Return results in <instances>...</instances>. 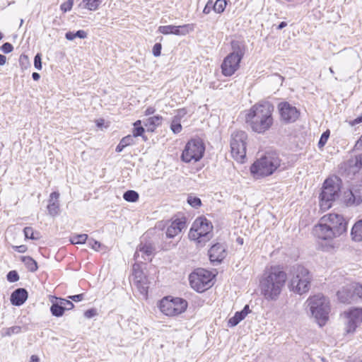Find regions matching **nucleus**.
I'll return each mask as SVG.
<instances>
[{"label": "nucleus", "mask_w": 362, "mask_h": 362, "mask_svg": "<svg viewBox=\"0 0 362 362\" xmlns=\"http://www.w3.org/2000/svg\"><path fill=\"white\" fill-rule=\"evenodd\" d=\"M245 121L252 130L258 134L269 130L272 125V103L269 100L254 105L246 114Z\"/></svg>", "instance_id": "obj_1"}, {"label": "nucleus", "mask_w": 362, "mask_h": 362, "mask_svg": "<svg viewBox=\"0 0 362 362\" xmlns=\"http://www.w3.org/2000/svg\"><path fill=\"white\" fill-rule=\"evenodd\" d=\"M213 237V225L204 216L194 221L189 232V238L199 247L205 245Z\"/></svg>", "instance_id": "obj_2"}, {"label": "nucleus", "mask_w": 362, "mask_h": 362, "mask_svg": "<svg viewBox=\"0 0 362 362\" xmlns=\"http://www.w3.org/2000/svg\"><path fill=\"white\" fill-rule=\"evenodd\" d=\"M309 307L312 316L315 319L317 323L324 326L329 319L330 312L329 300L321 294L310 297L305 302Z\"/></svg>", "instance_id": "obj_3"}, {"label": "nucleus", "mask_w": 362, "mask_h": 362, "mask_svg": "<svg viewBox=\"0 0 362 362\" xmlns=\"http://www.w3.org/2000/svg\"><path fill=\"white\" fill-rule=\"evenodd\" d=\"M340 189L339 180L337 177L327 178L320 194V206L322 211H326L332 206V202L339 196Z\"/></svg>", "instance_id": "obj_4"}, {"label": "nucleus", "mask_w": 362, "mask_h": 362, "mask_svg": "<svg viewBox=\"0 0 362 362\" xmlns=\"http://www.w3.org/2000/svg\"><path fill=\"white\" fill-rule=\"evenodd\" d=\"M311 279L309 271L304 267L298 265L294 268L290 282V288L299 295L305 293L310 289Z\"/></svg>", "instance_id": "obj_5"}, {"label": "nucleus", "mask_w": 362, "mask_h": 362, "mask_svg": "<svg viewBox=\"0 0 362 362\" xmlns=\"http://www.w3.org/2000/svg\"><path fill=\"white\" fill-rule=\"evenodd\" d=\"M233 52L223 60L221 64L222 73L226 76H232L239 68V64L244 55L243 47L238 42H232Z\"/></svg>", "instance_id": "obj_6"}, {"label": "nucleus", "mask_w": 362, "mask_h": 362, "mask_svg": "<svg viewBox=\"0 0 362 362\" xmlns=\"http://www.w3.org/2000/svg\"><path fill=\"white\" fill-rule=\"evenodd\" d=\"M187 302L180 298L166 296L158 303L160 311L168 317H174L184 313L187 308Z\"/></svg>", "instance_id": "obj_7"}, {"label": "nucleus", "mask_w": 362, "mask_h": 362, "mask_svg": "<svg viewBox=\"0 0 362 362\" xmlns=\"http://www.w3.org/2000/svg\"><path fill=\"white\" fill-rule=\"evenodd\" d=\"M247 135L243 131H236L231 134L230 153L239 163H244L246 156Z\"/></svg>", "instance_id": "obj_8"}, {"label": "nucleus", "mask_w": 362, "mask_h": 362, "mask_svg": "<svg viewBox=\"0 0 362 362\" xmlns=\"http://www.w3.org/2000/svg\"><path fill=\"white\" fill-rule=\"evenodd\" d=\"M214 275L204 269H197L189 276L191 287L197 292H203L210 288Z\"/></svg>", "instance_id": "obj_9"}, {"label": "nucleus", "mask_w": 362, "mask_h": 362, "mask_svg": "<svg viewBox=\"0 0 362 362\" xmlns=\"http://www.w3.org/2000/svg\"><path fill=\"white\" fill-rule=\"evenodd\" d=\"M205 146L199 139L189 141L182 153V160L185 163L197 162L204 156Z\"/></svg>", "instance_id": "obj_10"}, {"label": "nucleus", "mask_w": 362, "mask_h": 362, "mask_svg": "<svg viewBox=\"0 0 362 362\" xmlns=\"http://www.w3.org/2000/svg\"><path fill=\"white\" fill-rule=\"evenodd\" d=\"M250 173L255 179H260L272 174V154L268 152L260 156L250 167Z\"/></svg>", "instance_id": "obj_11"}, {"label": "nucleus", "mask_w": 362, "mask_h": 362, "mask_svg": "<svg viewBox=\"0 0 362 362\" xmlns=\"http://www.w3.org/2000/svg\"><path fill=\"white\" fill-rule=\"evenodd\" d=\"M314 235L319 239L323 241H326L325 244H322V247L324 250H329L334 248L332 243V239L338 237L335 233L330 228V226L325 222L322 221V218L320 219L319 223L315 226L313 228Z\"/></svg>", "instance_id": "obj_12"}, {"label": "nucleus", "mask_w": 362, "mask_h": 362, "mask_svg": "<svg viewBox=\"0 0 362 362\" xmlns=\"http://www.w3.org/2000/svg\"><path fill=\"white\" fill-rule=\"evenodd\" d=\"M322 221L325 222L330 228L339 237L346 230V222L341 215L337 214H329L323 216Z\"/></svg>", "instance_id": "obj_13"}, {"label": "nucleus", "mask_w": 362, "mask_h": 362, "mask_svg": "<svg viewBox=\"0 0 362 362\" xmlns=\"http://www.w3.org/2000/svg\"><path fill=\"white\" fill-rule=\"evenodd\" d=\"M346 319L345 331L347 334L354 333L362 322V308H354L344 312Z\"/></svg>", "instance_id": "obj_14"}, {"label": "nucleus", "mask_w": 362, "mask_h": 362, "mask_svg": "<svg viewBox=\"0 0 362 362\" xmlns=\"http://www.w3.org/2000/svg\"><path fill=\"white\" fill-rule=\"evenodd\" d=\"M132 269V281L134 285L141 294L146 295L149 282L141 269V265L139 263H136L133 265Z\"/></svg>", "instance_id": "obj_15"}, {"label": "nucleus", "mask_w": 362, "mask_h": 362, "mask_svg": "<svg viewBox=\"0 0 362 362\" xmlns=\"http://www.w3.org/2000/svg\"><path fill=\"white\" fill-rule=\"evenodd\" d=\"M278 110L281 119L285 123H293L296 122L300 115V112L297 108L287 102H283L279 104Z\"/></svg>", "instance_id": "obj_16"}, {"label": "nucleus", "mask_w": 362, "mask_h": 362, "mask_svg": "<svg viewBox=\"0 0 362 362\" xmlns=\"http://www.w3.org/2000/svg\"><path fill=\"white\" fill-rule=\"evenodd\" d=\"M287 281V274L282 267H273V297L281 293Z\"/></svg>", "instance_id": "obj_17"}, {"label": "nucleus", "mask_w": 362, "mask_h": 362, "mask_svg": "<svg viewBox=\"0 0 362 362\" xmlns=\"http://www.w3.org/2000/svg\"><path fill=\"white\" fill-rule=\"evenodd\" d=\"M154 251L155 247L151 243H141L135 252L134 259L138 263L143 261H151Z\"/></svg>", "instance_id": "obj_18"}, {"label": "nucleus", "mask_w": 362, "mask_h": 362, "mask_svg": "<svg viewBox=\"0 0 362 362\" xmlns=\"http://www.w3.org/2000/svg\"><path fill=\"white\" fill-rule=\"evenodd\" d=\"M337 297L339 300L343 303H350L355 300L353 283L346 284L338 291Z\"/></svg>", "instance_id": "obj_19"}, {"label": "nucleus", "mask_w": 362, "mask_h": 362, "mask_svg": "<svg viewBox=\"0 0 362 362\" xmlns=\"http://www.w3.org/2000/svg\"><path fill=\"white\" fill-rule=\"evenodd\" d=\"M226 248L221 243L214 244L209 250V259L213 262L220 263L226 257Z\"/></svg>", "instance_id": "obj_20"}, {"label": "nucleus", "mask_w": 362, "mask_h": 362, "mask_svg": "<svg viewBox=\"0 0 362 362\" xmlns=\"http://www.w3.org/2000/svg\"><path fill=\"white\" fill-rule=\"evenodd\" d=\"M272 271L267 270L261 277L259 286L261 292L266 298H272Z\"/></svg>", "instance_id": "obj_21"}, {"label": "nucleus", "mask_w": 362, "mask_h": 362, "mask_svg": "<svg viewBox=\"0 0 362 362\" xmlns=\"http://www.w3.org/2000/svg\"><path fill=\"white\" fill-rule=\"evenodd\" d=\"M186 227L185 221L182 219H175L172 221L166 230V235L168 238H174L177 235Z\"/></svg>", "instance_id": "obj_22"}, {"label": "nucleus", "mask_w": 362, "mask_h": 362, "mask_svg": "<svg viewBox=\"0 0 362 362\" xmlns=\"http://www.w3.org/2000/svg\"><path fill=\"white\" fill-rule=\"evenodd\" d=\"M28 298V292L24 288H18L11 296V302L13 305L20 306L23 305Z\"/></svg>", "instance_id": "obj_23"}, {"label": "nucleus", "mask_w": 362, "mask_h": 362, "mask_svg": "<svg viewBox=\"0 0 362 362\" xmlns=\"http://www.w3.org/2000/svg\"><path fill=\"white\" fill-rule=\"evenodd\" d=\"M351 236L355 242L362 241V219L354 223L351 228Z\"/></svg>", "instance_id": "obj_24"}, {"label": "nucleus", "mask_w": 362, "mask_h": 362, "mask_svg": "<svg viewBox=\"0 0 362 362\" xmlns=\"http://www.w3.org/2000/svg\"><path fill=\"white\" fill-rule=\"evenodd\" d=\"M350 194L353 198L351 202L353 204H359L362 203V185H354L350 189Z\"/></svg>", "instance_id": "obj_25"}, {"label": "nucleus", "mask_w": 362, "mask_h": 362, "mask_svg": "<svg viewBox=\"0 0 362 362\" xmlns=\"http://www.w3.org/2000/svg\"><path fill=\"white\" fill-rule=\"evenodd\" d=\"M162 120L161 116L156 115L147 119L144 124L147 127L148 131L153 132L157 127L161 124Z\"/></svg>", "instance_id": "obj_26"}, {"label": "nucleus", "mask_w": 362, "mask_h": 362, "mask_svg": "<svg viewBox=\"0 0 362 362\" xmlns=\"http://www.w3.org/2000/svg\"><path fill=\"white\" fill-rule=\"evenodd\" d=\"M194 30V25L192 24H186L183 25H174L173 35H186Z\"/></svg>", "instance_id": "obj_27"}, {"label": "nucleus", "mask_w": 362, "mask_h": 362, "mask_svg": "<svg viewBox=\"0 0 362 362\" xmlns=\"http://www.w3.org/2000/svg\"><path fill=\"white\" fill-rule=\"evenodd\" d=\"M102 0H83L80 6L89 11H95L98 8Z\"/></svg>", "instance_id": "obj_28"}, {"label": "nucleus", "mask_w": 362, "mask_h": 362, "mask_svg": "<svg viewBox=\"0 0 362 362\" xmlns=\"http://www.w3.org/2000/svg\"><path fill=\"white\" fill-rule=\"evenodd\" d=\"M349 163V166L351 168V170L354 173H356L361 168H362V153L351 159Z\"/></svg>", "instance_id": "obj_29"}, {"label": "nucleus", "mask_w": 362, "mask_h": 362, "mask_svg": "<svg viewBox=\"0 0 362 362\" xmlns=\"http://www.w3.org/2000/svg\"><path fill=\"white\" fill-rule=\"evenodd\" d=\"M349 163V166L351 168V170L354 173H356L361 168H362V153L351 159Z\"/></svg>", "instance_id": "obj_30"}, {"label": "nucleus", "mask_w": 362, "mask_h": 362, "mask_svg": "<svg viewBox=\"0 0 362 362\" xmlns=\"http://www.w3.org/2000/svg\"><path fill=\"white\" fill-rule=\"evenodd\" d=\"M65 37L68 40H74L76 37L85 39L87 37V33L83 30H79L76 33L67 32Z\"/></svg>", "instance_id": "obj_31"}, {"label": "nucleus", "mask_w": 362, "mask_h": 362, "mask_svg": "<svg viewBox=\"0 0 362 362\" xmlns=\"http://www.w3.org/2000/svg\"><path fill=\"white\" fill-rule=\"evenodd\" d=\"M22 260L29 271L33 272L37 269V262L30 257H23Z\"/></svg>", "instance_id": "obj_32"}, {"label": "nucleus", "mask_w": 362, "mask_h": 362, "mask_svg": "<svg viewBox=\"0 0 362 362\" xmlns=\"http://www.w3.org/2000/svg\"><path fill=\"white\" fill-rule=\"evenodd\" d=\"M23 232L26 239L39 240L40 238V233L35 232L31 227H25L23 230Z\"/></svg>", "instance_id": "obj_33"}, {"label": "nucleus", "mask_w": 362, "mask_h": 362, "mask_svg": "<svg viewBox=\"0 0 362 362\" xmlns=\"http://www.w3.org/2000/svg\"><path fill=\"white\" fill-rule=\"evenodd\" d=\"M123 198L127 202H135L139 199V194L134 190H128L124 194Z\"/></svg>", "instance_id": "obj_34"}, {"label": "nucleus", "mask_w": 362, "mask_h": 362, "mask_svg": "<svg viewBox=\"0 0 362 362\" xmlns=\"http://www.w3.org/2000/svg\"><path fill=\"white\" fill-rule=\"evenodd\" d=\"M226 4V0H216L213 5V10L217 13H221L224 11Z\"/></svg>", "instance_id": "obj_35"}, {"label": "nucleus", "mask_w": 362, "mask_h": 362, "mask_svg": "<svg viewBox=\"0 0 362 362\" xmlns=\"http://www.w3.org/2000/svg\"><path fill=\"white\" fill-rule=\"evenodd\" d=\"M51 313L56 317H61L63 315L64 310L59 302L53 303L50 308Z\"/></svg>", "instance_id": "obj_36"}, {"label": "nucleus", "mask_w": 362, "mask_h": 362, "mask_svg": "<svg viewBox=\"0 0 362 362\" xmlns=\"http://www.w3.org/2000/svg\"><path fill=\"white\" fill-rule=\"evenodd\" d=\"M47 209L49 214L55 216L59 214V206L57 202H49L47 206Z\"/></svg>", "instance_id": "obj_37"}, {"label": "nucleus", "mask_w": 362, "mask_h": 362, "mask_svg": "<svg viewBox=\"0 0 362 362\" xmlns=\"http://www.w3.org/2000/svg\"><path fill=\"white\" fill-rule=\"evenodd\" d=\"M88 240V235L86 234H80V235H74L71 238V243L72 244H83Z\"/></svg>", "instance_id": "obj_38"}, {"label": "nucleus", "mask_w": 362, "mask_h": 362, "mask_svg": "<svg viewBox=\"0 0 362 362\" xmlns=\"http://www.w3.org/2000/svg\"><path fill=\"white\" fill-rule=\"evenodd\" d=\"M244 318L245 317L240 312H236L235 315L229 319L228 324L230 327H234Z\"/></svg>", "instance_id": "obj_39"}, {"label": "nucleus", "mask_w": 362, "mask_h": 362, "mask_svg": "<svg viewBox=\"0 0 362 362\" xmlns=\"http://www.w3.org/2000/svg\"><path fill=\"white\" fill-rule=\"evenodd\" d=\"M173 25L159 26L158 32L163 35H173Z\"/></svg>", "instance_id": "obj_40"}, {"label": "nucleus", "mask_w": 362, "mask_h": 362, "mask_svg": "<svg viewBox=\"0 0 362 362\" xmlns=\"http://www.w3.org/2000/svg\"><path fill=\"white\" fill-rule=\"evenodd\" d=\"M354 293H355V300L356 298H360L362 300V284H360L356 282H352Z\"/></svg>", "instance_id": "obj_41"}, {"label": "nucleus", "mask_w": 362, "mask_h": 362, "mask_svg": "<svg viewBox=\"0 0 362 362\" xmlns=\"http://www.w3.org/2000/svg\"><path fill=\"white\" fill-rule=\"evenodd\" d=\"M170 129L175 134L180 133L182 130V125L180 122H179L177 119H173Z\"/></svg>", "instance_id": "obj_42"}, {"label": "nucleus", "mask_w": 362, "mask_h": 362, "mask_svg": "<svg viewBox=\"0 0 362 362\" xmlns=\"http://www.w3.org/2000/svg\"><path fill=\"white\" fill-rule=\"evenodd\" d=\"M59 303L62 305L64 310H71L74 306L72 302L63 298L59 300Z\"/></svg>", "instance_id": "obj_43"}, {"label": "nucleus", "mask_w": 362, "mask_h": 362, "mask_svg": "<svg viewBox=\"0 0 362 362\" xmlns=\"http://www.w3.org/2000/svg\"><path fill=\"white\" fill-rule=\"evenodd\" d=\"M120 141L127 147L135 143L134 136L133 135H127L123 137Z\"/></svg>", "instance_id": "obj_44"}, {"label": "nucleus", "mask_w": 362, "mask_h": 362, "mask_svg": "<svg viewBox=\"0 0 362 362\" xmlns=\"http://www.w3.org/2000/svg\"><path fill=\"white\" fill-rule=\"evenodd\" d=\"M329 130L325 132L322 134V136H321V137L320 139V141L318 142L319 148H322V147H323L326 144V143H327V140L329 139Z\"/></svg>", "instance_id": "obj_45"}, {"label": "nucleus", "mask_w": 362, "mask_h": 362, "mask_svg": "<svg viewBox=\"0 0 362 362\" xmlns=\"http://www.w3.org/2000/svg\"><path fill=\"white\" fill-rule=\"evenodd\" d=\"M187 202L189 205L196 208L201 205L200 199L196 197H189L187 199Z\"/></svg>", "instance_id": "obj_46"}, {"label": "nucleus", "mask_w": 362, "mask_h": 362, "mask_svg": "<svg viewBox=\"0 0 362 362\" xmlns=\"http://www.w3.org/2000/svg\"><path fill=\"white\" fill-rule=\"evenodd\" d=\"M21 331V327L19 326H13L6 329L5 334L7 336H11L14 334H18Z\"/></svg>", "instance_id": "obj_47"}, {"label": "nucleus", "mask_w": 362, "mask_h": 362, "mask_svg": "<svg viewBox=\"0 0 362 362\" xmlns=\"http://www.w3.org/2000/svg\"><path fill=\"white\" fill-rule=\"evenodd\" d=\"M74 5V0H68L66 2L61 5V10L63 12H67L71 10Z\"/></svg>", "instance_id": "obj_48"}, {"label": "nucleus", "mask_w": 362, "mask_h": 362, "mask_svg": "<svg viewBox=\"0 0 362 362\" xmlns=\"http://www.w3.org/2000/svg\"><path fill=\"white\" fill-rule=\"evenodd\" d=\"M284 81V77L278 74H273V83L279 87L281 86Z\"/></svg>", "instance_id": "obj_49"}, {"label": "nucleus", "mask_w": 362, "mask_h": 362, "mask_svg": "<svg viewBox=\"0 0 362 362\" xmlns=\"http://www.w3.org/2000/svg\"><path fill=\"white\" fill-rule=\"evenodd\" d=\"M19 279L18 274L16 271H11L7 274V279L10 282H15Z\"/></svg>", "instance_id": "obj_50"}, {"label": "nucleus", "mask_w": 362, "mask_h": 362, "mask_svg": "<svg viewBox=\"0 0 362 362\" xmlns=\"http://www.w3.org/2000/svg\"><path fill=\"white\" fill-rule=\"evenodd\" d=\"M88 245L90 246L92 249H93L95 251H99L101 247L100 243L93 239L88 240Z\"/></svg>", "instance_id": "obj_51"}, {"label": "nucleus", "mask_w": 362, "mask_h": 362, "mask_svg": "<svg viewBox=\"0 0 362 362\" xmlns=\"http://www.w3.org/2000/svg\"><path fill=\"white\" fill-rule=\"evenodd\" d=\"M13 49V45L9 42H6L1 47V50L6 54L11 52Z\"/></svg>", "instance_id": "obj_52"}, {"label": "nucleus", "mask_w": 362, "mask_h": 362, "mask_svg": "<svg viewBox=\"0 0 362 362\" xmlns=\"http://www.w3.org/2000/svg\"><path fill=\"white\" fill-rule=\"evenodd\" d=\"M34 66L35 68L37 70H41L42 69V62H41V55L40 54H37L34 58Z\"/></svg>", "instance_id": "obj_53"}, {"label": "nucleus", "mask_w": 362, "mask_h": 362, "mask_svg": "<svg viewBox=\"0 0 362 362\" xmlns=\"http://www.w3.org/2000/svg\"><path fill=\"white\" fill-rule=\"evenodd\" d=\"M162 45L160 43H156L153 47V54L155 57H159L160 55Z\"/></svg>", "instance_id": "obj_54"}, {"label": "nucleus", "mask_w": 362, "mask_h": 362, "mask_svg": "<svg viewBox=\"0 0 362 362\" xmlns=\"http://www.w3.org/2000/svg\"><path fill=\"white\" fill-rule=\"evenodd\" d=\"M144 131L145 130L143 127H134L133 131H132V133H133L132 135L134 136V138L139 136H142Z\"/></svg>", "instance_id": "obj_55"}, {"label": "nucleus", "mask_w": 362, "mask_h": 362, "mask_svg": "<svg viewBox=\"0 0 362 362\" xmlns=\"http://www.w3.org/2000/svg\"><path fill=\"white\" fill-rule=\"evenodd\" d=\"M186 114L187 111L185 109H180L177 111V113L174 116L173 119H177L179 122H181L182 118L184 117Z\"/></svg>", "instance_id": "obj_56"}, {"label": "nucleus", "mask_w": 362, "mask_h": 362, "mask_svg": "<svg viewBox=\"0 0 362 362\" xmlns=\"http://www.w3.org/2000/svg\"><path fill=\"white\" fill-rule=\"evenodd\" d=\"M213 5H214L213 1H211V0L208 1L205 7L203 9V13L205 14H209L211 12V9H213Z\"/></svg>", "instance_id": "obj_57"}, {"label": "nucleus", "mask_w": 362, "mask_h": 362, "mask_svg": "<svg viewBox=\"0 0 362 362\" xmlns=\"http://www.w3.org/2000/svg\"><path fill=\"white\" fill-rule=\"evenodd\" d=\"M281 161L279 158H275L273 156V172L281 166Z\"/></svg>", "instance_id": "obj_58"}, {"label": "nucleus", "mask_w": 362, "mask_h": 362, "mask_svg": "<svg viewBox=\"0 0 362 362\" xmlns=\"http://www.w3.org/2000/svg\"><path fill=\"white\" fill-rule=\"evenodd\" d=\"M69 298L75 302H79L83 299V295L78 294V295L69 296Z\"/></svg>", "instance_id": "obj_59"}, {"label": "nucleus", "mask_w": 362, "mask_h": 362, "mask_svg": "<svg viewBox=\"0 0 362 362\" xmlns=\"http://www.w3.org/2000/svg\"><path fill=\"white\" fill-rule=\"evenodd\" d=\"M96 314L95 313V310H93V309H90V310H88L85 312L84 313V315L87 318H91L93 317V316H95Z\"/></svg>", "instance_id": "obj_60"}, {"label": "nucleus", "mask_w": 362, "mask_h": 362, "mask_svg": "<svg viewBox=\"0 0 362 362\" xmlns=\"http://www.w3.org/2000/svg\"><path fill=\"white\" fill-rule=\"evenodd\" d=\"M59 197V194L58 192H54L51 193V194L49 196V202H54V200H55V202H57Z\"/></svg>", "instance_id": "obj_61"}, {"label": "nucleus", "mask_w": 362, "mask_h": 362, "mask_svg": "<svg viewBox=\"0 0 362 362\" xmlns=\"http://www.w3.org/2000/svg\"><path fill=\"white\" fill-rule=\"evenodd\" d=\"M13 248L18 251V252H25L27 250V247L25 245H19V246H15Z\"/></svg>", "instance_id": "obj_62"}, {"label": "nucleus", "mask_w": 362, "mask_h": 362, "mask_svg": "<svg viewBox=\"0 0 362 362\" xmlns=\"http://www.w3.org/2000/svg\"><path fill=\"white\" fill-rule=\"evenodd\" d=\"M245 317L250 313L249 305H245L242 311L240 312Z\"/></svg>", "instance_id": "obj_63"}, {"label": "nucleus", "mask_w": 362, "mask_h": 362, "mask_svg": "<svg viewBox=\"0 0 362 362\" xmlns=\"http://www.w3.org/2000/svg\"><path fill=\"white\" fill-rule=\"evenodd\" d=\"M155 112V109L153 107H148L146 110H145V115L148 116V115H152Z\"/></svg>", "instance_id": "obj_64"}]
</instances>
